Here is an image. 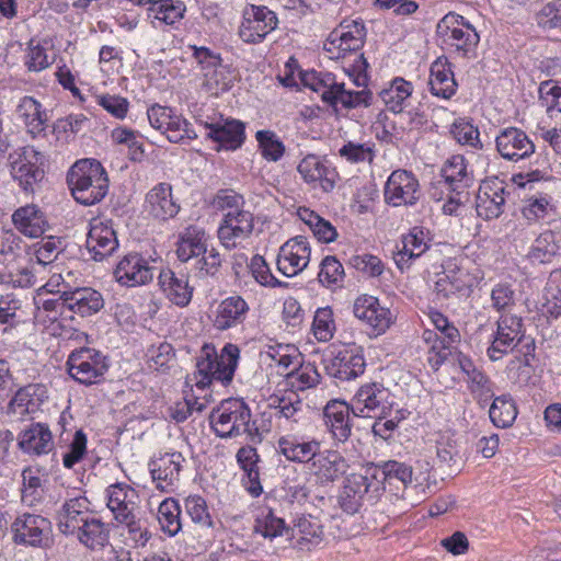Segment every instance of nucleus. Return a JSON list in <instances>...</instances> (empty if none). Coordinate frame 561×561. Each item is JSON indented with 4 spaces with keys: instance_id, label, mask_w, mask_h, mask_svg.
I'll use <instances>...</instances> for the list:
<instances>
[{
    "instance_id": "774afa93",
    "label": "nucleus",
    "mask_w": 561,
    "mask_h": 561,
    "mask_svg": "<svg viewBox=\"0 0 561 561\" xmlns=\"http://www.w3.org/2000/svg\"><path fill=\"white\" fill-rule=\"evenodd\" d=\"M34 247L36 261L42 265L53 263L64 250L61 239L53 236L42 239Z\"/></svg>"
},
{
    "instance_id": "473e14b6",
    "label": "nucleus",
    "mask_w": 561,
    "mask_h": 561,
    "mask_svg": "<svg viewBox=\"0 0 561 561\" xmlns=\"http://www.w3.org/2000/svg\"><path fill=\"white\" fill-rule=\"evenodd\" d=\"M240 355V350L234 344H227L218 356L213 352V365L209 367L208 385L213 380L220 381L222 385L231 382Z\"/></svg>"
},
{
    "instance_id": "dca6fc26",
    "label": "nucleus",
    "mask_w": 561,
    "mask_h": 561,
    "mask_svg": "<svg viewBox=\"0 0 561 561\" xmlns=\"http://www.w3.org/2000/svg\"><path fill=\"white\" fill-rule=\"evenodd\" d=\"M309 261V243L304 237H296L279 248L276 264L283 275L294 277L307 267Z\"/></svg>"
},
{
    "instance_id": "37998d69",
    "label": "nucleus",
    "mask_w": 561,
    "mask_h": 561,
    "mask_svg": "<svg viewBox=\"0 0 561 561\" xmlns=\"http://www.w3.org/2000/svg\"><path fill=\"white\" fill-rule=\"evenodd\" d=\"M296 527L295 546L302 551H310L321 545L324 538L322 526L318 520L311 517H301L298 519Z\"/></svg>"
},
{
    "instance_id": "5fc2aeb1",
    "label": "nucleus",
    "mask_w": 561,
    "mask_h": 561,
    "mask_svg": "<svg viewBox=\"0 0 561 561\" xmlns=\"http://www.w3.org/2000/svg\"><path fill=\"white\" fill-rule=\"evenodd\" d=\"M489 415L495 426L505 428L514 423L517 410L511 397L502 396L494 399Z\"/></svg>"
},
{
    "instance_id": "5701e85b",
    "label": "nucleus",
    "mask_w": 561,
    "mask_h": 561,
    "mask_svg": "<svg viewBox=\"0 0 561 561\" xmlns=\"http://www.w3.org/2000/svg\"><path fill=\"white\" fill-rule=\"evenodd\" d=\"M249 311V304L243 297L239 295L227 297L216 308L214 327L218 331H227L243 325Z\"/></svg>"
},
{
    "instance_id": "680f3d73",
    "label": "nucleus",
    "mask_w": 561,
    "mask_h": 561,
    "mask_svg": "<svg viewBox=\"0 0 561 561\" xmlns=\"http://www.w3.org/2000/svg\"><path fill=\"white\" fill-rule=\"evenodd\" d=\"M450 134L453 138L462 146L472 148L482 147L478 127L467 118L456 119L450 127Z\"/></svg>"
},
{
    "instance_id": "c756f323",
    "label": "nucleus",
    "mask_w": 561,
    "mask_h": 561,
    "mask_svg": "<svg viewBox=\"0 0 561 561\" xmlns=\"http://www.w3.org/2000/svg\"><path fill=\"white\" fill-rule=\"evenodd\" d=\"M20 448L28 455H47L54 450L53 434L45 423H34L19 437Z\"/></svg>"
},
{
    "instance_id": "cd10ccee",
    "label": "nucleus",
    "mask_w": 561,
    "mask_h": 561,
    "mask_svg": "<svg viewBox=\"0 0 561 561\" xmlns=\"http://www.w3.org/2000/svg\"><path fill=\"white\" fill-rule=\"evenodd\" d=\"M67 309L81 317L91 316L101 310L104 306L102 295L90 287H78L72 290L62 291Z\"/></svg>"
},
{
    "instance_id": "f03ea898",
    "label": "nucleus",
    "mask_w": 561,
    "mask_h": 561,
    "mask_svg": "<svg viewBox=\"0 0 561 561\" xmlns=\"http://www.w3.org/2000/svg\"><path fill=\"white\" fill-rule=\"evenodd\" d=\"M67 183L73 198L85 206L101 202L108 191L107 173L95 159L78 160L67 173Z\"/></svg>"
},
{
    "instance_id": "72a5a7b5",
    "label": "nucleus",
    "mask_w": 561,
    "mask_h": 561,
    "mask_svg": "<svg viewBox=\"0 0 561 561\" xmlns=\"http://www.w3.org/2000/svg\"><path fill=\"white\" fill-rule=\"evenodd\" d=\"M237 460L244 471L242 479L244 488L252 496L257 497L262 494L263 486L260 481V470L257 466L260 457L256 449L250 446L241 447L237 453Z\"/></svg>"
},
{
    "instance_id": "2eb2a0df",
    "label": "nucleus",
    "mask_w": 561,
    "mask_h": 561,
    "mask_svg": "<svg viewBox=\"0 0 561 561\" xmlns=\"http://www.w3.org/2000/svg\"><path fill=\"white\" fill-rule=\"evenodd\" d=\"M297 171L304 182L312 188L320 187L329 193L335 187L339 174L328 165V161L317 154H307L298 164Z\"/></svg>"
},
{
    "instance_id": "2f4dec72",
    "label": "nucleus",
    "mask_w": 561,
    "mask_h": 561,
    "mask_svg": "<svg viewBox=\"0 0 561 561\" xmlns=\"http://www.w3.org/2000/svg\"><path fill=\"white\" fill-rule=\"evenodd\" d=\"M159 285L167 297L176 306L185 307L193 296V287L188 285L186 275H176L172 270H161L158 276Z\"/></svg>"
},
{
    "instance_id": "423d86ee",
    "label": "nucleus",
    "mask_w": 561,
    "mask_h": 561,
    "mask_svg": "<svg viewBox=\"0 0 561 561\" xmlns=\"http://www.w3.org/2000/svg\"><path fill=\"white\" fill-rule=\"evenodd\" d=\"M443 43L455 48L462 57H473L480 41L476 28L463 16L450 12L437 24Z\"/></svg>"
},
{
    "instance_id": "864d4df0",
    "label": "nucleus",
    "mask_w": 561,
    "mask_h": 561,
    "mask_svg": "<svg viewBox=\"0 0 561 561\" xmlns=\"http://www.w3.org/2000/svg\"><path fill=\"white\" fill-rule=\"evenodd\" d=\"M158 522L161 530L170 537H174L182 529L181 508L176 500L169 497L163 500L158 507Z\"/></svg>"
},
{
    "instance_id": "4468645a",
    "label": "nucleus",
    "mask_w": 561,
    "mask_h": 561,
    "mask_svg": "<svg viewBox=\"0 0 561 561\" xmlns=\"http://www.w3.org/2000/svg\"><path fill=\"white\" fill-rule=\"evenodd\" d=\"M348 468L346 459L336 450H320L316 453L307 468V473L319 484H328L337 480Z\"/></svg>"
},
{
    "instance_id": "c85d7f7f",
    "label": "nucleus",
    "mask_w": 561,
    "mask_h": 561,
    "mask_svg": "<svg viewBox=\"0 0 561 561\" xmlns=\"http://www.w3.org/2000/svg\"><path fill=\"white\" fill-rule=\"evenodd\" d=\"M209 130L207 137L219 145V148L234 150L244 141V125L237 119H221L215 123H206Z\"/></svg>"
},
{
    "instance_id": "09e8293b",
    "label": "nucleus",
    "mask_w": 561,
    "mask_h": 561,
    "mask_svg": "<svg viewBox=\"0 0 561 561\" xmlns=\"http://www.w3.org/2000/svg\"><path fill=\"white\" fill-rule=\"evenodd\" d=\"M76 534L81 543L90 549H98L104 547L108 541L110 527L99 518L89 517L85 523L80 525V529Z\"/></svg>"
},
{
    "instance_id": "e433bc0d",
    "label": "nucleus",
    "mask_w": 561,
    "mask_h": 561,
    "mask_svg": "<svg viewBox=\"0 0 561 561\" xmlns=\"http://www.w3.org/2000/svg\"><path fill=\"white\" fill-rule=\"evenodd\" d=\"M136 5L146 7L149 16L165 24H174L181 20L186 10L179 0H129Z\"/></svg>"
},
{
    "instance_id": "1a4fd4ad",
    "label": "nucleus",
    "mask_w": 561,
    "mask_h": 561,
    "mask_svg": "<svg viewBox=\"0 0 561 561\" xmlns=\"http://www.w3.org/2000/svg\"><path fill=\"white\" fill-rule=\"evenodd\" d=\"M277 24L278 19L274 11L265 5L250 4L243 10L238 34L244 43L257 44L274 31Z\"/></svg>"
},
{
    "instance_id": "393cba45",
    "label": "nucleus",
    "mask_w": 561,
    "mask_h": 561,
    "mask_svg": "<svg viewBox=\"0 0 561 561\" xmlns=\"http://www.w3.org/2000/svg\"><path fill=\"white\" fill-rule=\"evenodd\" d=\"M118 247V241L114 229L102 221L91 224L87 237V249L91 253L92 259L102 261L111 255Z\"/></svg>"
},
{
    "instance_id": "7c9ffc66",
    "label": "nucleus",
    "mask_w": 561,
    "mask_h": 561,
    "mask_svg": "<svg viewBox=\"0 0 561 561\" xmlns=\"http://www.w3.org/2000/svg\"><path fill=\"white\" fill-rule=\"evenodd\" d=\"M12 222L22 234L30 238L41 237L48 228L45 214L34 204L18 208L12 214Z\"/></svg>"
},
{
    "instance_id": "3c124183",
    "label": "nucleus",
    "mask_w": 561,
    "mask_h": 561,
    "mask_svg": "<svg viewBox=\"0 0 561 561\" xmlns=\"http://www.w3.org/2000/svg\"><path fill=\"white\" fill-rule=\"evenodd\" d=\"M442 176L448 187L468 188L472 178L467 172L466 160L462 156H453L442 169Z\"/></svg>"
},
{
    "instance_id": "4c0bfd02",
    "label": "nucleus",
    "mask_w": 561,
    "mask_h": 561,
    "mask_svg": "<svg viewBox=\"0 0 561 561\" xmlns=\"http://www.w3.org/2000/svg\"><path fill=\"white\" fill-rule=\"evenodd\" d=\"M427 250L424 241V232L421 228L414 227L410 232L403 236L402 249L393 254L397 266L403 271L409 268L411 262L420 257Z\"/></svg>"
},
{
    "instance_id": "6e6d98bb",
    "label": "nucleus",
    "mask_w": 561,
    "mask_h": 561,
    "mask_svg": "<svg viewBox=\"0 0 561 561\" xmlns=\"http://www.w3.org/2000/svg\"><path fill=\"white\" fill-rule=\"evenodd\" d=\"M543 309L552 318L561 316V270L550 273L545 288Z\"/></svg>"
},
{
    "instance_id": "b1692460",
    "label": "nucleus",
    "mask_w": 561,
    "mask_h": 561,
    "mask_svg": "<svg viewBox=\"0 0 561 561\" xmlns=\"http://www.w3.org/2000/svg\"><path fill=\"white\" fill-rule=\"evenodd\" d=\"M352 404L343 401H330L323 410V421L327 430L337 442H346L352 434Z\"/></svg>"
},
{
    "instance_id": "f257e3e1",
    "label": "nucleus",
    "mask_w": 561,
    "mask_h": 561,
    "mask_svg": "<svg viewBox=\"0 0 561 561\" xmlns=\"http://www.w3.org/2000/svg\"><path fill=\"white\" fill-rule=\"evenodd\" d=\"M365 26L362 22H343L333 30L323 44V49L330 59H345L354 56L352 71L357 75L356 85H362L366 81V69L368 62L363 54H359L365 42Z\"/></svg>"
},
{
    "instance_id": "aec40b11",
    "label": "nucleus",
    "mask_w": 561,
    "mask_h": 561,
    "mask_svg": "<svg viewBox=\"0 0 561 561\" xmlns=\"http://www.w3.org/2000/svg\"><path fill=\"white\" fill-rule=\"evenodd\" d=\"M496 149L502 158L518 161L535 152V145L527 134L516 127L503 129L495 139Z\"/></svg>"
},
{
    "instance_id": "f3484780",
    "label": "nucleus",
    "mask_w": 561,
    "mask_h": 561,
    "mask_svg": "<svg viewBox=\"0 0 561 561\" xmlns=\"http://www.w3.org/2000/svg\"><path fill=\"white\" fill-rule=\"evenodd\" d=\"M496 324V333L491 346L488 348V355L491 360L502 358L504 354L515 347L523 336L522 318L517 316L502 314Z\"/></svg>"
},
{
    "instance_id": "bb28decb",
    "label": "nucleus",
    "mask_w": 561,
    "mask_h": 561,
    "mask_svg": "<svg viewBox=\"0 0 561 561\" xmlns=\"http://www.w3.org/2000/svg\"><path fill=\"white\" fill-rule=\"evenodd\" d=\"M90 502L85 496H77L66 501L58 513V528L65 535H73L80 525L90 517Z\"/></svg>"
},
{
    "instance_id": "412c9836",
    "label": "nucleus",
    "mask_w": 561,
    "mask_h": 561,
    "mask_svg": "<svg viewBox=\"0 0 561 561\" xmlns=\"http://www.w3.org/2000/svg\"><path fill=\"white\" fill-rule=\"evenodd\" d=\"M107 507L116 522L129 520L138 507V493L127 483L117 482L106 489Z\"/></svg>"
},
{
    "instance_id": "9b49d317",
    "label": "nucleus",
    "mask_w": 561,
    "mask_h": 561,
    "mask_svg": "<svg viewBox=\"0 0 561 561\" xmlns=\"http://www.w3.org/2000/svg\"><path fill=\"white\" fill-rule=\"evenodd\" d=\"M154 274L156 267L137 252L124 255L114 270L116 282L127 287L147 285L152 282Z\"/></svg>"
},
{
    "instance_id": "4d7b16f0",
    "label": "nucleus",
    "mask_w": 561,
    "mask_h": 561,
    "mask_svg": "<svg viewBox=\"0 0 561 561\" xmlns=\"http://www.w3.org/2000/svg\"><path fill=\"white\" fill-rule=\"evenodd\" d=\"M436 449L437 460L440 467H446L453 472L459 470L461 457L456 439L449 435H443L437 440Z\"/></svg>"
},
{
    "instance_id": "6e6552de",
    "label": "nucleus",
    "mask_w": 561,
    "mask_h": 561,
    "mask_svg": "<svg viewBox=\"0 0 561 561\" xmlns=\"http://www.w3.org/2000/svg\"><path fill=\"white\" fill-rule=\"evenodd\" d=\"M392 407L393 396L379 383L362 386L352 400V413L358 417L390 414Z\"/></svg>"
},
{
    "instance_id": "a19ab883",
    "label": "nucleus",
    "mask_w": 561,
    "mask_h": 561,
    "mask_svg": "<svg viewBox=\"0 0 561 561\" xmlns=\"http://www.w3.org/2000/svg\"><path fill=\"white\" fill-rule=\"evenodd\" d=\"M18 115L23 119L27 131L32 136L39 135L46 127V115L42 111V105L31 96H24L16 108Z\"/></svg>"
},
{
    "instance_id": "603ef678",
    "label": "nucleus",
    "mask_w": 561,
    "mask_h": 561,
    "mask_svg": "<svg viewBox=\"0 0 561 561\" xmlns=\"http://www.w3.org/2000/svg\"><path fill=\"white\" fill-rule=\"evenodd\" d=\"M254 530L264 538L274 539L289 531L285 520L270 507H263L255 519Z\"/></svg>"
},
{
    "instance_id": "bf43d9fd",
    "label": "nucleus",
    "mask_w": 561,
    "mask_h": 561,
    "mask_svg": "<svg viewBox=\"0 0 561 561\" xmlns=\"http://www.w3.org/2000/svg\"><path fill=\"white\" fill-rule=\"evenodd\" d=\"M234 76L229 66L219 62V66L211 68L204 73V85L206 89L218 94L219 92L227 91L231 88Z\"/></svg>"
},
{
    "instance_id": "e2e57ef3",
    "label": "nucleus",
    "mask_w": 561,
    "mask_h": 561,
    "mask_svg": "<svg viewBox=\"0 0 561 561\" xmlns=\"http://www.w3.org/2000/svg\"><path fill=\"white\" fill-rule=\"evenodd\" d=\"M320 378L317 367L312 364L301 365L287 374L288 383L300 391L316 387Z\"/></svg>"
},
{
    "instance_id": "69168bd1",
    "label": "nucleus",
    "mask_w": 561,
    "mask_h": 561,
    "mask_svg": "<svg viewBox=\"0 0 561 561\" xmlns=\"http://www.w3.org/2000/svg\"><path fill=\"white\" fill-rule=\"evenodd\" d=\"M553 213L554 207L551 204V197L548 195L529 197L525 201V205L522 208V214L528 221H538Z\"/></svg>"
},
{
    "instance_id": "39448f33",
    "label": "nucleus",
    "mask_w": 561,
    "mask_h": 561,
    "mask_svg": "<svg viewBox=\"0 0 561 561\" xmlns=\"http://www.w3.org/2000/svg\"><path fill=\"white\" fill-rule=\"evenodd\" d=\"M10 173L25 193H34L45 178L44 154L25 146L9 154Z\"/></svg>"
},
{
    "instance_id": "20e7f679",
    "label": "nucleus",
    "mask_w": 561,
    "mask_h": 561,
    "mask_svg": "<svg viewBox=\"0 0 561 561\" xmlns=\"http://www.w3.org/2000/svg\"><path fill=\"white\" fill-rule=\"evenodd\" d=\"M301 81L305 87L321 94V99L332 105L341 104L344 108L370 105L371 93L368 90L348 91L344 83H337L330 72L307 71Z\"/></svg>"
},
{
    "instance_id": "de8ad7c7",
    "label": "nucleus",
    "mask_w": 561,
    "mask_h": 561,
    "mask_svg": "<svg viewBox=\"0 0 561 561\" xmlns=\"http://www.w3.org/2000/svg\"><path fill=\"white\" fill-rule=\"evenodd\" d=\"M413 92L412 83L403 78L392 80L389 88L383 89L379 95L387 106L393 113H401L407 106V102Z\"/></svg>"
},
{
    "instance_id": "7ed1b4c3",
    "label": "nucleus",
    "mask_w": 561,
    "mask_h": 561,
    "mask_svg": "<svg viewBox=\"0 0 561 561\" xmlns=\"http://www.w3.org/2000/svg\"><path fill=\"white\" fill-rule=\"evenodd\" d=\"M209 421L216 435L221 438L248 434L252 440H261L259 428L251 422V410L242 399L230 398L213 409Z\"/></svg>"
},
{
    "instance_id": "f704fd0d",
    "label": "nucleus",
    "mask_w": 561,
    "mask_h": 561,
    "mask_svg": "<svg viewBox=\"0 0 561 561\" xmlns=\"http://www.w3.org/2000/svg\"><path fill=\"white\" fill-rule=\"evenodd\" d=\"M278 451L289 461L306 463V469L309 462L313 459L316 453L320 448V443L317 440H299L296 437L285 436L280 437L277 442Z\"/></svg>"
},
{
    "instance_id": "a18cd8bd",
    "label": "nucleus",
    "mask_w": 561,
    "mask_h": 561,
    "mask_svg": "<svg viewBox=\"0 0 561 561\" xmlns=\"http://www.w3.org/2000/svg\"><path fill=\"white\" fill-rule=\"evenodd\" d=\"M371 470L377 476L379 486L385 482H388L389 485H392L394 482H399L404 488L412 483V467L403 462L389 460L383 462L381 466L373 465Z\"/></svg>"
},
{
    "instance_id": "c9c22d12",
    "label": "nucleus",
    "mask_w": 561,
    "mask_h": 561,
    "mask_svg": "<svg viewBox=\"0 0 561 561\" xmlns=\"http://www.w3.org/2000/svg\"><path fill=\"white\" fill-rule=\"evenodd\" d=\"M431 92L443 99H450L457 90L454 72L447 60L438 58L431 66L430 75Z\"/></svg>"
},
{
    "instance_id": "c03bdc74",
    "label": "nucleus",
    "mask_w": 561,
    "mask_h": 561,
    "mask_svg": "<svg viewBox=\"0 0 561 561\" xmlns=\"http://www.w3.org/2000/svg\"><path fill=\"white\" fill-rule=\"evenodd\" d=\"M504 187H484L477 196V213L484 219L497 218L505 204Z\"/></svg>"
},
{
    "instance_id": "13d9d810",
    "label": "nucleus",
    "mask_w": 561,
    "mask_h": 561,
    "mask_svg": "<svg viewBox=\"0 0 561 561\" xmlns=\"http://www.w3.org/2000/svg\"><path fill=\"white\" fill-rule=\"evenodd\" d=\"M373 465L364 468L363 472L350 474L344 482V488L348 491H356V494L360 495L362 499L369 491H379L380 486L377 481L376 473L371 470Z\"/></svg>"
},
{
    "instance_id": "8fccbe9b",
    "label": "nucleus",
    "mask_w": 561,
    "mask_h": 561,
    "mask_svg": "<svg viewBox=\"0 0 561 561\" xmlns=\"http://www.w3.org/2000/svg\"><path fill=\"white\" fill-rule=\"evenodd\" d=\"M561 245L557 234L551 230H547L535 240L528 253V259L534 263H549L559 253Z\"/></svg>"
},
{
    "instance_id": "0e129e2a",
    "label": "nucleus",
    "mask_w": 561,
    "mask_h": 561,
    "mask_svg": "<svg viewBox=\"0 0 561 561\" xmlns=\"http://www.w3.org/2000/svg\"><path fill=\"white\" fill-rule=\"evenodd\" d=\"M255 138L266 160L276 162L284 156L285 146L274 131L259 130Z\"/></svg>"
},
{
    "instance_id": "052dcab7",
    "label": "nucleus",
    "mask_w": 561,
    "mask_h": 561,
    "mask_svg": "<svg viewBox=\"0 0 561 561\" xmlns=\"http://www.w3.org/2000/svg\"><path fill=\"white\" fill-rule=\"evenodd\" d=\"M311 329L319 342L330 341L336 330L333 310L330 307L317 309Z\"/></svg>"
},
{
    "instance_id": "ddd939ff",
    "label": "nucleus",
    "mask_w": 561,
    "mask_h": 561,
    "mask_svg": "<svg viewBox=\"0 0 561 561\" xmlns=\"http://www.w3.org/2000/svg\"><path fill=\"white\" fill-rule=\"evenodd\" d=\"M353 313L369 327L375 334L385 333L393 320L390 309L381 306L376 297L369 295H362L356 298L353 305Z\"/></svg>"
},
{
    "instance_id": "9d476101",
    "label": "nucleus",
    "mask_w": 561,
    "mask_h": 561,
    "mask_svg": "<svg viewBox=\"0 0 561 561\" xmlns=\"http://www.w3.org/2000/svg\"><path fill=\"white\" fill-rule=\"evenodd\" d=\"M385 202L393 207L413 206L422 193L419 180L407 170H396L385 185Z\"/></svg>"
},
{
    "instance_id": "58836bf2",
    "label": "nucleus",
    "mask_w": 561,
    "mask_h": 561,
    "mask_svg": "<svg viewBox=\"0 0 561 561\" xmlns=\"http://www.w3.org/2000/svg\"><path fill=\"white\" fill-rule=\"evenodd\" d=\"M206 233L196 226L185 228L176 243V255L180 261L187 262L194 256L206 253Z\"/></svg>"
},
{
    "instance_id": "79ce46f5",
    "label": "nucleus",
    "mask_w": 561,
    "mask_h": 561,
    "mask_svg": "<svg viewBox=\"0 0 561 561\" xmlns=\"http://www.w3.org/2000/svg\"><path fill=\"white\" fill-rule=\"evenodd\" d=\"M44 485L39 476V469L26 467L22 471V503L28 507H36L44 501Z\"/></svg>"
},
{
    "instance_id": "ea45409f",
    "label": "nucleus",
    "mask_w": 561,
    "mask_h": 561,
    "mask_svg": "<svg viewBox=\"0 0 561 561\" xmlns=\"http://www.w3.org/2000/svg\"><path fill=\"white\" fill-rule=\"evenodd\" d=\"M46 386L42 383H28L21 387L10 401L13 411L20 408V414L35 411L42 402L48 398Z\"/></svg>"
},
{
    "instance_id": "a878e982",
    "label": "nucleus",
    "mask_w": 561,
    "mask_h": 561,
    "mask_svg": "<svg viewBox=\"0 0 561 561\" xmlns=\"http://www.w3.org/2000/svg\"><path fill=\"white\" fill-rule=\"evenodd\" d=\"M184 457L181 453L164 454L150 462V473L157 488L161 491H168L176 481H179L180 471Z\"/></svg>"
},
{
    "instance_id": "338daca9",
    "label": "nucleus",
    "mask_w": 561,
    "mask_h": 561,
    "mask_svg": "<svg viewBox=\"0 0 561 561\" xmlns=\"http://www.w3.org/2000/svg\"><path fill=\"white\" fill-rule=\"evenodd\" d=\"M190 126L191 124L185 118L174 113L161 133L164 134L171 142L178 144L186 139L192 140L197 138L196 133L191 129Z\"/></svg>"
},
{
    "instance_id": "6ab92c4d",
    "label": "nucleus",
    "mask_w": 561,
    "mask_h": 561,
    "mask_svg": "<svg viewBox=\"0 0 561 561\" xmlns=\"http://www.w3.org/2000/svg\"><path fill=\"white\" fill-rule=\"evenodd\" d=\"M366 363L360 350L347 346L337 351L325 365L328 374L340 380H351L365 370Z\"/></svg>"
},
{
    "instance_id": "f8f14e48",
    "label": "nucleus",
    "mask_w": 561,
    "mask_h": 561,
    "mask_svg": "<svg viewBox=\"0 0 561 561\" xmlns=\"http://www.w3.org/2000/svg\"><path fill=\"white\" fill-rule=\"evenodd\" d=\"M11 527L15 542L33 547L48 541L51 531V524L47 518L28 513L18 516Z\"/></svg>"
},
{
    "instance_id": "0eeeda50",
    "label": "nucleus",
    "mask_w": 561,
    "mask_h": 561,
    "mask_svg": "<svg viewBox=\"0 0 561 561\" xmlns=\"http://www.w3.org/2000/svg\"><path fill=\"white\" fill-rule=\"evenodd\" d=\"M66 365L68 374L83 385L99 382L108 369L106 357L100 351L90 347L72 351Z\"/></svg>"
},
{
    "instance_id": "a211bd4d",
    "label": "nucleus",
    "mask_w": 561,
    "mask_h": 561,
    "mask_svg": "<svg viewBox=\"0 0 561 561\" xmlns=\"http://www.w3.org/2000/svg\"><path fill=\"white\" fill-rule=\"evenodd\" d=\"M253 227L251 213L243 209L228 211L218 229V238L226 249H233L242 240L250 237Z\"/></svg>"
},
{
    "instance_id": "4be33fe9",
    "label": "nucleus",
    "mask_w": 561,
    "mask_h": 561,
    "mask_svg": "<svg viewBox=\"0 0 561 561\" xmlns=\"http://www.w3.org/2000/svg\"><path fill=\"white\" fill-rule=\"evenodd\" d=\"M145 208L156 219L168 220L174 218L181 207L172 194V185L167 182L156 184L145 198Z\"/></svg>"
},
{
    "instance_id": "49530a36",
    "label": "nucleus",
    "mask_w": 561,
    "mask_h": 561,
    "mask_svg": "<svg viewBox=\"0 0 561 561\" xmlns=\"http://www.w3.org/2000/svg\"><path fill=\"white\" fill-rule=\"evenodd\" d=\"M268 405L274 410V416L278 420L284 419L297 423L301 419L302 402L294 391L283 396H272Z\"/></svg>"
}]
</instances>
